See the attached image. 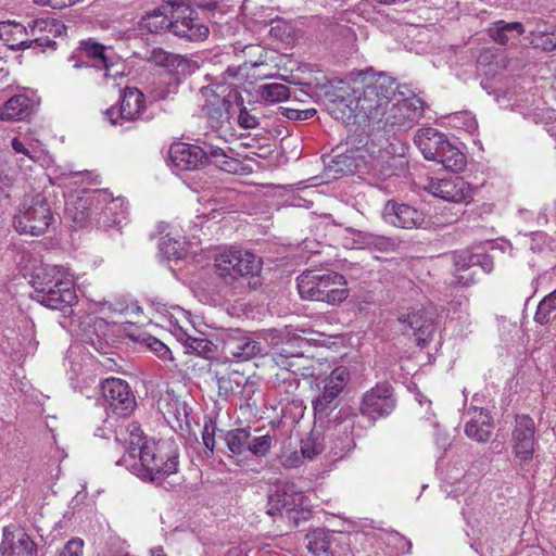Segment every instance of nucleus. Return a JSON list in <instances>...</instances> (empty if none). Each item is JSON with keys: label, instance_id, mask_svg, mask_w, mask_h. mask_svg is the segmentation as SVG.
I'll use <instances>...</instances> for the list:
<instances>
[{"label": "nucleus", "instance_id": "obj_2", "mask_svg": "<svg viewBox=\"0 0 556 556\" xmlns=\"http://www.w3.org/2000/svg\"><path fill=\"white\" fill-rule=\"evenodd\" d=\"M169 161L178 170L197 169L207 163H213L229 174H238L242 170V163L233 156L232 149L207 142L203 146L173 143L169 148Z\"/></svg>", "mask_w": 556, "mask_h": 556}, {"label": "nucleus", "instance_id": "obj_57", "mask_svg": "<svg viewBox=\"0 0 556 556\" xmlns=\"http://www.w3.org/2000/svg\"><path fill=\"white\" fill-rule=\"evenodd\" d=\"M172 327V333L179 342L186 346L188 340H190L191 334L187 331V329L178 324H173Z\"/></svg>", "mask_w": 556, "mask_h": 556}, {"label": "nucleus", "instance_id": "obj_61", "mask_svg": "<svg viewBox=\"0 0 556 556\" xmlns=\"http://www.w3.org/2000/svg\"><path fill=\"white\" fill-rule=\"evenodd\" d=\"M154 58L156 60L157 63L160 64H163L164 62H168L169 59L174 58L173 55L170 54H167L166 52L160 50V51H154Z\"/></svg>", "mask_w": 556, "mask_h": 556}, {"label": "nucleus", "instance_id": "obj_38", "mask_svg": "<svg viewBox=\"0 0 556 556\" xmlns=\"http://www.w3.org/2000/svg\"><path fill=\"white\" fill-rule=\"evenodd\" d=\"M441 150L439 157L434 162L442 164L445 169L459 172L466 166L465 154L451 141Z\"/></svg>", "mask_w": 556, "mask_h": 556}, {"label": "nucleus", "instance_id": "obj_15", "mask_svg": "<svg viewBox=\"0 0 556 556\" xmlns=\"http://www.w3.org/2000/svg\"><path fill=\"white\" fill-rule=\"evenodd\" d=\"M390 103L380 127L384 132L406 131L422 116L425 103L415 94L405 98L402 92H395Z\"/></svg>", "mask_w": 556, "mask_h": 556}, {"label": "nucleus", "instance_id": "obj_41", "mask_svg": "<svg viewBox=\"0 0 556 556\" xmlns=\"http://www.w3.org/2000/svg\"><path fill=\"white\" fill-rule=\"evenodd\" d=\"M185 238H174L166 235L160 239L159 250L166 260H179L185 253Z\"/></svg>", "mask_w": 556, "mask_h": 556}, {"label": "nucleus", "instance_id": "obj_9", "mask_svg": "<svg viewBox=\"0 0 556 556\" xmlns=\"http://www.w3.org/2000/svg\"><path fill=\"white\" fill-rule=\"evenodd\" d=\"M262 265V260L252 252L233 247L220 250L214 258L216 274L229 286H236L244 277L257 276Z\"/></svg>", "mask_w": 556, "mask_h": 556}, {"label": "nucleus", "instance_id": "obj_35", "mask_svg": "<svg viewBox=\"0 0 556 556\" xmlns=\"http://www.w3.org/2000/svg\"><path fill=\"white\" fill-rule=\"evenodd\" d=\"M353 240L357 249H369L382 253L394 252L400 247L395 238L365 231H354Z\"/></svg>", "mask_w": 556, "mask_h": 556}, {"label": "nucleus", "instance_id": "obj_19", "mask_svg": "<svg viewBox=\"0 0 556 556\" xmlns=\"http://www.w3.org/2000/svg\"><path fill=\"white\" fill-rule=\"evenodd\" d=\"M422 188L433 197L452 203L468 204L473 195V187L457 175L428 177Z\"/></svg>", "mask_w": 556, "mask_h": 556}, {"label": "nucleus", "instance_id": "obj_53", "mask_svg": "<svg viewBox=\"0 0 556 556\" xmlns=\"http://www.w3.org/2000/svg\"><path fill=\"white\" fill-rule=\"evenodd\" d=\"M149 346L152 351L156 353V355L162 359H172V352L160 340L153 338L150 342Z\"/></svg>", "mask_w": 556, "mask_h": 556}, {"label": "nucleus", "instance_id": "obj_28", "mask_svg": "<svg viewBox=\"0 0 556 556\" xmlns=\"http://www.w3.org/2000/svg\"><path fill=\"white\" fill-rule=\"evenodd\" d=\"M39 99L34 91H24L12 96L0 108V121H26L37 111Z\"/></svg>", "mask_w": 556, "mask_h": 556}, {"label": "nucleus", "instance_id": "obj_10", "mask_svg": "<svg viewBox=\"0 0 556 556\" xmlns=\"http://www.w3.org/2000/svg\"><path fill=\"white\" fill-rule=\"evenodd\" d=\"M55 217L45 195L25 197L14 215L13 226L20 235L34 237L45 235L54 224Z\"/></svg>", "mask_w": 556, "mask_h": 556}, {"label": "nucleus", "instance_id": "obj_24", "mask_svg": "<svg viewBox=\"0 0 556 556\" xmlns=\"http://www.w3.org/2000/svg\"><path fill=\"white\" fill-rule=\"evenodd\" d=\"M102 395L110 409L121 416H129L136 407V399L129 384L119 378H108L101 382Z\"/></svg>", "mask_w": 556, "mask_h": 556}, {"label": "nucleus", "instance_id": "obj_56", "mask_svg": "<svg viewBox=\"0 0 556 556\" xmlns=\"http://www.w3.org/2000/svg\"><path fill=\"white\" fill-rule=\"evenodd\" d=\"M455 118H458V119L462 118L463 119L464 128L468 132H473L477 129V127H478L477 119H476V117L471 113L464 112V113H460V115L456 116Z\"/></svg>", "mask_w": 556, "mask_h": 556}, {"label": "nucleus", "instance_id": "obj_12", "mask_svg": "<svg viewBox=\"0 0 556 556\" xmlns=\"http://www.w3.org/2000/svg\"><path fill=\"white\" fill-rule=\"evenodd\" d=\"M350 381V371L346 367L334 368L329 376L320 380L319 393L313 399L312 406L315 421L324 425L330 424V414L338 408L340 395Z\"/></svg>", "mask_w": 556, "mask_h": 556}, {"label": "nucleus", "instance_id": "obj_3", "mask_svg": "<svg viewBox=\"0 0 556 556\" xmlns=\"http://www.w3.org/2000/svg\"><path fill=\"white\" fill-rule=\"evenodd\" d=\"M31 298L51 309H63L76 303L72 279L62 266L45 264L31 275Z\"/></svg>", "mask_w": 556, "mask_h": 556}, {"label": "nucleus", "instance_id": "obj_25", "mask_svg": "<svg viewBox=\"0 0 556 556\" xmlns=\"http://www.w3.org/2000/svg\"><path fill=\"white\" fill-rule=\"evenodd\" d=\"M354 418L355 416L351 414V409L349 407L341 408L336 416V420H341L334 424L333 429H331L329 425L327 426L328 430L330 431V452L333 454V456L343 457V455H345L354 447V439L352 432L354 427Z\"/></svg>", "mask_w": 556, "mask_h": 556}, {"label": "nucleus", "instance_id": "obj_21", "mask_svg": "<svg viewBox=\"0 0 556 556\" xmlns=\"http://www.w3.org/2000/svg\"><path fill=\"white\" fill-rule=\"evenodd\" d=\"M396 407L393 387L384 381L367 390L361 397L359 412L371 422L386 418Z\"/></svg>", "mask_w": 556, "mask_h": 556}, {"label": "nucleus", "instance_id": "obj_50", "mask_svg": "<svg viewBox=\"0 0 556 556\" xmlns=\"http://www.w3.org/2000/svg\"><path fill=\"white\" fill-rule=\"evenodd\" d=\"M84 548V541L79 538L70 540L64 547L59 552L58 556H81Z\"/></svg>", "mask_w": 556, "mask_h": 556}, {"label": "nucleus", "instance_id": "obj_5", "mask_svg": "<svg viewBox=\"0 0 556 556\" xmlns=\"http://www.w3.org/2000/svg\"><path fill=\"white\" fill-rule=\"evenodd\" d=\"M201 113L210 127L216 131L231 129V118L236 106L243 103V97L231 84L220 81L210 84L199 92Z\"/></svg>", "mask_w": 556, "mask_h": 556}, {"label": "nucleus", "instance_id": "obj_58", "mask_svg": "<svg viewBox=\"0 0 556 556\" xmlns=\"http://www.w3.org/2000/svg\"><path fill=\"white\" fill-rule=\"evenodd\" d=\"M549 315L551 312H548L547 308L543 309L542 304L539 303L534 315V320L540 325H545L549 320Z\"/></svg>", "mask_w": 556, "mask_h": 556}, {"label": "nucleus", "instance_id": "obj_4", "mask_svg": "<svg viewBox=\"0 0 556 556\" xmlns=\"http://www.w3.org/2000/svg\"><path fill=\"white\" fill-rule=\"evenodd\" d=\"M396 81L383 74L368 80L356 91L357 125L380 131L390 100L395 96Z\"/></svg>", "mask_w": 556, "mask_h": 556}, {"label": "nucleus", "instance_id": "obj_42", "mask_svg": "<svg viewBox=\"0 0 556 556\" xmlns=\"http://www.w3.org/2000/svg\"><path fill=\"white\" fill-rule=\"evenodd\" d=\"M448 479H454V481H446L444 491L448 496L456 500L469 494L476 484L471 475H463L460 479L454 477H448Z\"/></svg>", "mask_w": 556, "mask_h": 556}, {"label": "nucleus", "instance_id": "obj_14", "mask_svg": "<svg viewBox=\"0 0 556 556\" xmlns=\"http://www.w3.org/2000/svg\"><path fill=\"white\" fill-rule=\"evenodd\" d=\"M303 504L304 495L294 483L279 482L268 495L267 514L271 517H287L298 526L309 516Z\"/></svg>", "mask_w": 556, "mask_h": 556}, {"label": "nucleus", "instance_id": "obj_31", "mask_svg": "<svg viewBox=\"0 0 556 556\" xmlns=\"http://www.w3.org/2000/svg\"><path fill=\"white\" fill-rule=\"evenodd\" d=\"M447 137L432 127L420 128L414 136V142L426 160L435 161L441 148L448 143Z\"/></svg>", "mask_w": 556, "mask_h": 556}, {"label": "nucleus", "instance_id": "obj_16", "mask_svg": "<svg viewBox=\"0 0 556 556\" xmlns=\"http://www.w3.org/2000/svg\"><path fill=\"white\" fill-rule=\"evenodd\" d=\"M144 94L137 88H126L121 96L118 105H113L104 112L105 119L113 126H119L122 130L130 129L138 121H148Z\"/></svg>", "mask_w": 556, "mask_h": 556}, {"label": "nucleus", "instance_id": "obj_43", "mask_svg": "<svg viewBox=\"0 0 556 556\" xmlns=\"http://www.w3.org/2000/svg\"><path fill=\"white\" fill-rule=\"evenodd\" d=\"M273 361L279 368L298 375L301 374V369L303 368L301 363L304 358L303 355L291 354L286 349H281L280 352L274 354ZM302 375L304 374L302 372Z\"/></svg>", "mask_w": 556, "mask_h": 556}, {"label": "nucleus", "instance_id": "obj_54", "mask_svg": "<svg viewBox=\"0 0 556 556\" xmlns=\"http://www.w3.org/2000/svg\"><path fill=\"white\" fill-rule=\"evenodd\" d=\"M36 4L52 9H64L74 5L79 0H33Z\"/></svg>", "mask_w": 556, "mask_h": 556}, {"label": "nucleus", "instance_id": "obj_51", "mask_svg": "<svg viewBox=\"0 0 556 556\" xmlns=\"http://www.w3.org/2000/svg\"><path fill=\"white\" fill-rule=\"evenodd\" d=\"M283 115L292 121H306L313 118L317 111L313 108L305 109V110H298V109H283Z\"/></svg>", "mask_w": 556, "mask_h": 556}, {"label": "nucleus", "instance_id": "obj_64", "mask_svg": "<svg viewBox=\"0 0 556 556\" xmlns=\"http://www.w3.org/2000/svg\"><path fill=\"white\" fill-rule=\"evenodd\" d=\"M151 556H166L163 547L156 546L151 549Z\"/></svg>", "mask_w": 556, "mask_h": 556}, {"label": "nucleus", "instance_id": "obj_62", "mask_svg": "<svg viewBox=\"0 0 556 556\" xmlns=\"http://www.w3.org/2000/svg\"><path fill=\"white\" fill-rule=\"evenodd\" d=\"M472 279L471 278H465L463 276H457L455 275L454 276V280L451 282L452 285H457V286H469L470 283H472Z\"/></svg>", "mask_w": 556, "mask_h": 556}, {"label": "nucleus", "instance_id": "obj_63", "mask_svg": "<svg viewBox=\"0 0 556 556\" xmlns=\"http://www.w3.org/2000/svg\"><path fill=\"white\" fill-rule=\"evenodd\" d=\"M299 455L296 452L292 453L287 459L286 462L290 465V466H298L299 464Z\"/></svg>", "mask_w": 556, "mask_h": 556}, {"label": "nucleus", "instance_id": "obj_29", "mask_svg": "<svg viewBox=\"0 0 556 556\" xmlns=\"http://www.w3.org/2000/svg\"><path fill=\"white\" fill-rule=\"evenodd\" d=\"M224 352L239 362H244L261 355L263 345L241 330H235L224 341Z\"/></svg>", "mask_w": 556, "mask_h": 556}, {"label": "nucleus", "instance_id": "obj_27", "mask_svg": "<svg viewBox=\"0 0 556 556\" xmlns=\"http://www.w3.org/2000/svg\"><path fill=\"white\" fill-rule=\"evenodd\" d=\"M402 325V331H412L418 345H425L432 339L435 325L432 316L425 309H412L397 318Z\"/></svg>", "mask_w": 556, "mask_h": 556}, {"label": "nucleus", "instance_id": "obj_47", "mask_svg": "<svg viewBox=\"0 0 556 556\" xmlns=\"http://www.w3.org/2000/svg\"><path fill=\"white\" fill-rule=\"evenodd\" d=\"M186 348L188 352H193L199 355H206L212 351V342L203 337H190L188 340Z\"/></svg>", "mask_w": 556, "mask_h": 556}, {"label": "nucleus", "instance_id": "obj_23", "mask_svg": "<svg viewBox=\"0 0 556 556\" xmlns=\"http://www.w3.org/2000/svg\"><path fill=\"white\" fill-rule=\"evenodd\" d=\"M151 441L136 422L123 421L117 425L115 428V442L124 448V455L115 460V464L127 469L138 457L140 448L143 445H148Z\"/></svg>", "mask_w": 556, "mask_h": 556}, {"label": "nucleus", "instance_id": "obj_37", "mask_svg": "<svg viewBox=\"0 0 556 556\" xmlns=\"http://www.w3.org/2000/svg\"><path fill=\"white\" fill-rule=\"evenodd\" d=\"M168 13H170V5L160 7L147 13L141 20V29L151 34H159L164 29H169L170 20Z\"/></svg>", "mask_w": 556, "mask_h": 556}, {"label": "nucleus", "instance_id": "obj_7", "mask_svg": "<svg viewBox=\"0 0 556 556\" xmlns=\"http://www.w3.org/2000/svg\"><path fill=\"white\" fill-rule=\"evenodd\" d=\"M178 455L165 452L154 441L140 448L138 457L127 468L142 481L161 484L178 469Z\"/></svg>", "mask_w": 556, "mask_h": 556}, {"label": "nucleus", "instance_id": "obj_59", "mask_svg": "<svg viewBox=\"0 0 556 556\" xmlns=\"http://www.w3.org/2000/svg\"><path fill=\"white\" fill-rule=\"evenodd\" d=\"M543 309L547 308L548 312L556 309V298H553V293L547 294L541 302Z\"/></svg>", "mask_w": 556, "mask_h": 556}, {"label": "nucleus", "instance_id": "obj_48", "mask_svg": "<svg viewBox=\"0 0 556 556\" xmlns=\"http://www.w3.org/2000/svg\"><path fill=\"white\" fill-rule=\"evenodd\" d=\"M426 421H429L430 426L434 430V442L437 446L443 451V453L447 450L450 446L448 442V435L445 432H442L440 430L439 424L434 419V416H428L426 417Z\"/></svg>", "mask_w": 556, "mask_h": 556}, {"label": "nucleus", "instance_id": "obj_20", "mask_svg": "<svg viewBox=\"0 0 556 556\" xmlns=\"http://www.w3.org/2000/svg\"><path fill=\"white\" fill-rule=\"evenodd\" d=\"M535 424L529 415H517L511 432L514 462L521 470L528 471L535 446Z\"/></svg>", "mask_w": 556, "mask_h": 556}, {"label": "nucleus", "instance_id": "obj_17", "mask_svg": "<svg viewBox=\"0 0 556 556\" xmlns=\"http://www.w3.org/2000/svg\"><path fill=\"white\" fill-rule=\"evenodd\" d=\"M43 25H46L43 20L31 21L27 26L15 21L0 22V39L13 51L25 50L34 45L39 47L55 46V41L49 38L36 37L37 30L42 31Z\"/></svg>", "mask_w": 556, "mask_h": 556}, {"label": "nucleus", "instance_id": "obj_33", "mask_svg": "<svg viewBox=\"0 0 556 556\" xmlns=\"http://www.w3.org/2000/svg\"><path fill=\"white\" fill-rule=\"evenodd\" d=\"M328 113L337 121L344 124H357L356 90L352 94L334 96L327 103Z\"/></svg>", "mask_w": 556, "mask_h": 556}, {"label": "nucleus", "instance_id": "obj_52", "mask_svg": "<svg viewBox=\"0 0 556 556\" xmlns=\"http://www.w3.org/2000/svg\"><path fill=\"white\" fill-rule=\"evenodd\" d=\"M202 440L206 450L212 454L215 447V426L211 421L203 426Z\"/></svg>", "mask_w": 556, "mask_h": 556}, {"label": "nucleus", "instance_id": "obj_1", "mask_svg": "<svg viewBox=\"0 0 556 556\" xmlns=\"http://www.w3.org/2000/svg\"><path fill=\"white\" fill-rule=\"evenodd\" d=\"M66 213L78 227L94 222L98 227L108 229L123 223L127 205L124 199L113 198L106 190H96L66 202Z\"/></svg>", "mask_w": 556, "mask_h": 556}, {"label": "nucleus", "instance_id": "obj_36", "mask_svg": "<svg viewBox=\"0 0 556 556\" xmlns=\"http://www.w3.org/2000/svg\"><path fill=\"white\" fill-rule=\"evenodd\" d=\"M306 547L313 556H334L332 551L333 533L325 529H315L305 536Z\"/></svg>", "mask_w": 556, "mask_h": 556}, {"label": "nucleus", "instance_id": "obj_8", "mask_svg": "<svg viewBox=\"0 0 556 556\" xmlns=\"http://www.w3.org/2000/svg\"><path fill=\"white\" fill-rule=\"evenodd\" d=\"M394 161L388 151H377L368 143L363 149L350 150L333 156L332 163L337 173H368L388 177L393 175L390 162Z\"/></svg>", "mask_w": 556, "mask_h": 556}, {"label": "nucleus", "instance_id": "obj_49", "mask_svg": "<svg viewBox=\"0 0 556 556\" xmlns=\"http://www.w3.org/2000/svg\"><path fill=\"white\" fill-rule=\"evenodd\" d=\"M323 446L316 443L314 438H307L301 441V454L302 457L313 459L315 456L320 454Z\"/></svg>", "mask_w": 556, "mask_h": 556}, {"label": "nucleus", "instance_id": "obj_44", "mask_svg": "<svg viewBox=\"0 0 556 556\" xmlns=\"http://www.w3.org/2000/svg\"><path fill=\"white\" fill-rule=\"evenodd\" d=\"M260 94L263 100L277 103L289 99L290 89L287 85L280 83L264 84L260 87Z\"/></svg>", "mask_w": 556, "mask_h": 556}, {"label": "nucleus", "instance_id": "obj_18", "mask_svg": "<svg viewBox=\"0 0 556 556\" xmlns=\"http://www.w3.org/2000/svg\"><path fill=\"white\" fill-rule=\"evenodd\" d=\"M169 30L191 42L203 41L210 34L208 27L199 20L197 12L182 0L170 4Z\"/></svg>", "mask_w": 556, "mask_h": 556}, {"label": "nucleus", "instance_id": "obj_45", "mask_svg": "<svg viewBox=\"0 0 556 556\" xmlns=\"http://www.w3.org/2000/svg\"><path fill=\"white\" fill-rule=\"evenodd\" d=\"M477 260V253L470 250H459L452 253V261L456 270H466L475 266V261Z\"/></svg>", "mask_w": 556, "mask_h": 556}, {"label": "nucleus", "instance_id": "obj_40", "mask_svg": "<svg viewBox=\"0 0 556 556\" xmlns=\"http://www.w3.org/2000/svg\"><path fill=\"white\" fill-rule=\"evenodd\" d=\"M531 43L544 50L556 49V31L545 22H540L530 30Z\"/></svg>", "mask_w": 556, "mask_h": 556}, {"label": "nucleus", "instance_id": "obj_39", "mask_svg": "<svg viewBox=\"0 0 556 556\" xmlns=\"http://www.w3.org/2000/svg\"><path fill=\"white\" fill-rule=\"evenodd\" d=\"M159 407L166 419H174L180 426L182 421L187 422L188 410L187 405L175 396L162 397Z\"/></svg>", "mask_w": 556, "mask_h": 556}, {"label": "nucleus", "instance_id": "obj_32", "mask_svg": "<svg viewBox=\"0 0 556 556\" xmlns=\"http://www.w3.org/2000/svg\"><path fill=\"white\" fill-rule=\"evenodd\" d=\"M469 420L465 424L466 435L479 443H484L491 437L493 422L486 409L472 407L468 410Z\"/></svg>", "mask_w": 556, "mask_h": 556}, {"label": "nucleus", "instance_id": "obj_6", "mask_svg": "<svg viewBox=\"0 0 556 556\" xmlns=\"http://www.w3.org/2000/svg\"><path fill=\"white\" fill-rule=\"evenodd\" d=\"M299 294L304 300L321 301L334 305L343 302L348 295L345 278L338 273H317L306 270L298 279Z\"/></svg>", "mask_w": 556, "mask_h": 556}, {"label": "nucleus", "instance_id": "obj_11", "mask_svg": "<svg viewBox=\"0 0 556 556\" xmlns=\"http://www.w3.org/2000/svg\"><path fill=\"white\" fill-rule=\"evenodd\" d=\"M77 62L74 67H93L103 73V78L113 79L123 77L125 65L114 51L92 39L81 41L77 52ZM75 56L72 58L74 60Z\"/></svg>", "mask_w": 556, "mask_h": 556}, {"label": "nucleus", "instance_id": "obj_55", "mask_svg": "<svg viewBox=\"0 0 556 556\" xmlns=\"http://www.w3.org/2000/svg\"><path fill=\"white\" fill-rule=\"evenodd\" d=\"M477 261H475V266H480L484 273L489 274L493 270V260L489 254L477 253Z\"/></svg>", "mask_w": 556, "mask_h": 556}, {"label": "nucleus", "instance_id": "obj_13", "mask_svg": "<svg viewBox=\"0 0 556 556\" xmlns=\"http://www.w3.org/2000/svg\"><path fill=\"white\" fill-rule=\"evenodd\" d=\"M230 457L240 465L249 456L262 458L268 455L274 444V437L266 434H252L249 427L228 430L223 437Z\"/></svg>", "mask_w": 556, "mask_h": 556}, {"label": "nucleus", "instance_id": "obj_30", "mask_svg": "<svg viewBox=\"0 0 556 556\" xmlns=\"http://www.w3.org/2000/svg\"><path fill=\"white\" fill-rule=\"evenodd\" d=\"M384 215L388 223L403 229L420 228L426 220L422 211L405 203L392 201L388 202Z\"/></svg>", "mask_w": 556, "mask_h": 556}, {"label": "nucleus", "instance_id": "obj_60", "mask_svg": "<svg viewBox=\"0 0 556 556\" xmlns=\"http://www.w3.org/2000/svg\"><path fill=\"white\" fill-rule=\"evenodd\" d=\"M217 382H218L219 394L228 395V393L231 391L230 380L228 378L220 377V378H218Z\"/></svg>", "mask_w": 556, "mask_h": 556}, {"label": "nucleus", "instance_id": "obj_26", "mask_svg": "<svg viewBox=\"0 0 556 556\" xmlns=\"http://www.w3.org/2000/svg\"><path fill=\"white\" fill-rule=\"evenodd\" d=\"M0 556H37V545L23 528L10 525L3 528Z\"/></svg>", "mask_w": 556, "mask_h": 556}, {"label": "nucleus", "instance_id": "obj_46", "mask_svg": "<svg viewBox=\"0 0 556 556\" xmlns=\"http://www.w3.org/2000/svg\"><path fill=\"white\" fill-rule=\"evenodd\" d=\"M236 113H238L236 122L239 127L252 129L258 126V118L247 110L244 102L240 106H236Z\"/></svg>", "mask_w": 556, "mask_h": 556}, {"label": "nucleus", "instance_id": "obj_22", "mask_svg": "<svg viewBox=\"0 0 556 556\" xmlns=\"http://www.w3.org/2000/svg\"><path fill=\"white\" fill-rule=\"evenodd\" d=\"M11 147L17 154H23L28 160H30L33 163L39 164L40 166L48 169V177L50 180L54 179H62L66 177H73V176H79V175H90L89 172H74L72 169L70 170H63L62 168L58 166H53V159L52 156L43 149V146L41 142L37 139H29V138H18L14 137L11 140Z\"/></svg>", "mask_w": 556, "mask_h": 556}, {"label": "nucleus", "instance_id": "obj_34", "mask_svg": "<svg viewBox=\"0 0 556 556\" xmlns=\"http://www.w3.org/2000/svg\"><path fill=\"white\" fill-rule=\"evenodd\" d=\"M489 36L498 45L516 46L526 29L520 22L495 21L488 29Z\"/></svg>", "mask_w": 556, "mask_h": 556}]
</instances>
